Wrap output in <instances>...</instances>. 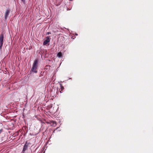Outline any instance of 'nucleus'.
<instances>
[{
	"label": "nucleus",
	"instance_id": "f257e3e1",
	"mask_svg": "<svg viewBox=\"0 0 153 153\" xmlns=\"http://www.w3.org/2000/svg\"><path fill=\"white\" fill-rule=\"evenodd\" d=\"M39 62V59H35L33 64V66L31 69V71L33 72L37 73V67Z\"/></svg>",
	"mask_w": 153,
	"mask_h": 153
},
{
	"label": "nucleus",
	"instance_id": "f03ea898",
	"mask_svg": "<svg viewBox=\"0 0 153 153\" xmlns=\"http://www.w3.org/2000/svg\"><path fill=\"white\" fill-rule=\"evenodd\" d=\"M4 40V34L3 33H1L0 35V51H2V46L3 44Z\"/></svg>",
	"mask_w": 153,
	"mask_h": 153
},
{
	"label": "nucleus",
	"instance_id": "7ed1b4c3",
	"mask_svg": "<svg viewBox=\"0 0 153 153\" xmlns=\"http://www.w3.org/2000/svg\"><path fill=\"white\" fill-rule=\"evenodd\" d=\"M10 10H7L5 13V16H4V19L6 20L7 19V17H8V15H9V14L10 13Z\"/></svg>",
	"mask_w": 153,
	"mask_h": 153
},
{
	"label": "nucleus",
	"instance_id": "20e7f679",
	"mask_svg": "<svg viewBox=\"0 0 153 153\" xmlns=\"http://www.w3.org/2000/svg\"><path fill=\"white\" fill-rule=\"evenodd\" d=\"M50 41V39L49 36H47L46 37V40L44 41L43 44L44 45H46L47 43L49 42Z\"/></svg>",
	"mask_w": 153,
	"mask_h": 153
},
{
	"label": "nucleus",
	"instance_id": "39448f33",
	"mask_svg": "<svg viewBox=\"0 0 153 153\" xmlns=\"http://www.w3.org/2000/svg\"><path fill=\"white\" fill-rule=\"evenodd\" d=\"M27 147L28 145L26 143H25L23 147V149L22 151V152H24L27 149Z\"/></svg>",
	"mask_w": 153,
	"mask_h": 153
},
{
	"label": "nucleus",
	"instance_id": "423d86ee",
	"mask_svg": "<svg viewBox=\"0 0 153 153\" xmlns=\"http://www.w3.org/2000/svg\"><path fill=\"white\" fill-rule=\"evenodd\" d=\"M57 56L59 58H60L62 56V54L61 52H59L58 53Z\"/></svg>",
	"mask_w": 153,
	"mask_h": 153
},
{
	"label": "nucleus",
	"instance_id": "0eeeda50",
	"mask_svg": "<svg viewBox=\"0 0 153 153\" xmlns=\"http://www.w3.org/2000/svg\"><path fill=\"white\" fill-rule=\"evenodd\" d=\"M64 87L62 86V85H60V88L59 89V91L60 92V93H62V91L64 89Z\"/></svg>",
	"mask_w": 153,
	"mask_h": 153
},
{
	"label": "nucleus",
	"instance_id": "6e6552de",
	"mask_svg": "<svg viewBox=\"0 0 153 153\" xmlns=\"http://www.w3.org/2000/svg\"><path fill=\"white\" fill-rule=\"evenodd\" d=\"M51 123H52V125L53 126H55L56 125V123L55 121H51Z\"/></svg>",
	"mask_w": 153,
	"mask_h": 153
},
{
	"label": "nucleus",
	"instance_id": "1a4fd4ad",
	"mask_svg": "<svg viewBox=\"0 0 153 153\" xmlns=\"http://www.w3.org/2000/svg\"><path fill=\"white\" fill-rule=\"evenodd\" d=\"M51 34V33L50 32H48L47 33V35H49V34Z\"/></svg>",
	"mask_w": 153,
	"mask_h": 153
},
{
	"label": "nucleus",
	"instance_id": "9d476101",
	"mask_svg": "<svg viewBox=\"0 0 153 153\" xmlns=\"http://www.w3.org/2000/svg\"><path fill=\"white\" fill-rule=\"evenodd\" d=\"M3 131L2 129H1L0 130V134L1 133V132Z\"/></svg>",
	"mask_w": 153,
	"mask_h": 153
},
{
	"label": "nucleus",
	"instance_id": "9b49d317",
	"mask_svg": "<svg viewBox=\"0 0 153 153\" xmlns=\"http://www.w3.org/2000/svg\"><path fill=\"white\" fill-rule=\"evenodd\" d=\"M21 0L24 3H25V0Z\"/></svg>",
	"mask_w": 153,
	"mask_h": 153
},
{
	"label": "nucleus",
	"instance_id": "f8f14e48",
	"mask_svg": "<svg viewBox=\"0 0 153 153\" xmlns=\"http://www.w3.org/2000/svg\"><path fill=\"white\" fill-rule=\"evenodd\" d=\"M18 59L19 60V56H18Z\"/></svg>",
	"mask_w": 153,
	"mask_h": 153
}]
</instances>
